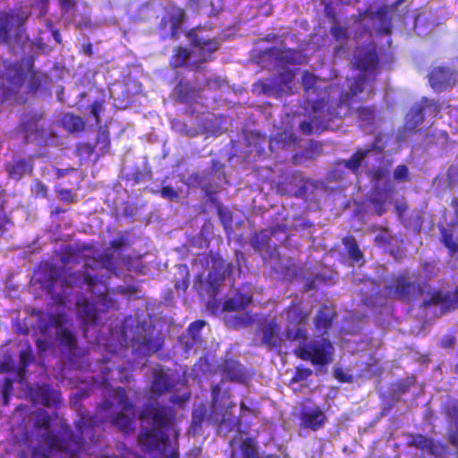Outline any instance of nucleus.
<instances>
[{"label":"nucleus","mask_w":458,"mask_h":458,"mask_svg":"<svg viewBox=\"0 0 458 458\" xmlns=\"http://www.w3.org/2000/svg\"><path fill=\"white\" fill-rule=\"evenodd\" d=\"M235 404L231 401V395L228 391L222 392L218 384L211 387V403L208 420L217 425L220 430L225 428V433L231 431H239L242 425V419L248 416L258 417L260 410L258 404L251 407L244 402L240 403V416H234L233 409Z\"/></svg>","instance_id":"obj_1"},{"label":"nucleus","mask_w":458,"mask_h":458,"mask_svg":"<svg viewBox=\"0 0 458 458\" xmlns=\"http://www.w3.org/2000/svg\"><path fill=\"white\" fill-rule=\"evenodd\" d=\"M394 179L397 182H408L409 178V169L405 165H399L394 171Z\"/></svg>","instance_id":"obj_63"},{"label":"nucleus","mask_w":458,"mask_h":458,"mask_svg":"<svg viewBox=\"0 0 458 458\" xmlns=\"http://www.w3.org/2000/svg\"><path fill=\"white\" fill-rule=\"evenodd\" d=\"M191 46L197 49L199 63L210 62L214 58L215 52L219 48L220 43L216 38L205 39L200 38L195 29L188 31Z\"/></svg>","instance_id":"obj_15"},{"label":"nucleus","mask_w":458,"mask_h":458,"mask_svg":"<svg viewBox=\"0 0 458 458\" xmlns=\"http://www.w3.org/2000/svg\"><path fill=\"white\" fill-rule=\"evenodd\" d=\"M300 420L301 428L318 431L325 426L327 417L319 406L315 405L311 408H302L300 411Z\"/></svg>","instance_id":"obj_17"},{"label":"nucleus","mask_w":458,"mask_h":458,"mask_svg":"<svg viewBox=\"0 0 458 458\" xmlns=\"http://www.w3.org/2000/svg\"><path fill=\"white\" fill-rule=\"evenodd\" d=\"M118 405L122 407L123 411H130L133 409L132 403L129 400L124 387H117L115 389Z\"/></svg>","instance_id":"obj_53"},{"label":"nucleus","mask_w":458,"mask_h":458,"mask_svg":"<svg viewBox=\"0 0 458 458\" xmlns=\"http://www.w3.org/2000/svg\"><path fill=\"white\" fill-rule=\"evenodd\" d=\"M343 244L352 261L359 263L363 260V253L360 250L356 239L352 235L345 236L343 239Z\"/></svg>","instance_id":"obj_35"},{"label":"nucleus","mask_w":458,"mask_h":458,"mask_svg":"<svg viewBox=\"0 0 458 458\" xmlns=\"http://www.w3.org/2000/svg\"><path fill=\"white\" fill-rule=\"evenodd\" d=\"M94 426L93 418L83 414L75 422V428L80 435L77 436L72 431L68 430L59 437L49 432L46 435L45 441L50 449L62 452L60 458H81L84 450L83 435L89 429L93 428Z\"/></svg>","instance_id":"obj_3"},{"label":"nucleus","mask_w":458,"mask_h":458,"mask_svg":"<svg viewBox=\"0 0 458 458\" xmlns=\"http://www.w3.org/2000/svg\"><path fill=\"white\" fill-rule=\"evenodd\" d=\"M262 344L269 349L277 348L280 346L279 338V325L273 319L270 320L262 330Z\"/></svg>","instance_id":"obj_25"},{"label":"nucleus","mask_w":458,"mask_h":458,"mask_svg":"<svg viewBox=\"0 0 458 458\" xmlns=\"http://www.w3.org/2000/svg\"><path fill=\"white\" fill-rule=\"evenodd\" d=\"M286 319L293 326H304L307 324L310 312L307 311L301 301L294 300L285 309Z\"/></svg>","instance_id":"obj_22"},{"label":"nucleus","mask_w":458,"mask_h":458,"mask_svg":"<svg viewBox=\"0 0 458 458\" xmlns=\"http://www.w3.org/2000/svg\"><path fill=\"white\" fill-rule=\"evenodd\" d=\"M140 345L145 348L147 352L152 353L159 352L163 347V344L160 341L151 336L144 337L140 342Z\"/></svg>","instance_id":"obj_55"},{"label":"nucleus","mask_w":458,"mask_h":458,"mask_svg":"<svg viewBox=\"0 0 458 458\" xmlns=\"http://www.w3.org/2000/svg\"><path fill=\"white\" fill-rule=\"evenodd\" d=\"M66 322L65 317L61 313H51L48 315L47 323L41 326L42 331L47 330L49 327H55L56 330L64 329V326Z\"/></svg>","instance_id":"obj_48"},{"label":"nucleus","mask_w":458,"mask_h":458,"mask_svg":"<svg viewBox=\"0 0 458 458\" xmlns=\"http://www.w3.org/2000/svg\"><path fill=\"white\" fill-rule=\"evenodd\" d=\"M233 264L227 263L221 257H214L212 259V270L208 273L207 280H205L202 273H199L194 279V289L200 295H207L215 298L220 292L222 283L225 280L226 276L232 274Z\"/></svg>","instance_id":"obj_4"},{"label":"nucleus","mask_w":458,"mask_h":458,"mask_svg":"<svg viewBox=\"0 0 458 458\" xmlns=\"http://www.w3.org/2000/svg\"><path fill=\"white\" fill-rule=\"evenodd\" d=\"M386 289L394 297L406 302L415 299L422 293L420 285L411 281L407 271L400 272L397 276H393Z\"/></svg>","instance_id":"obj_9"},{"label":"nucleus","mask_w":458,"mask_h":458,"mask_svg":"<svg viewBox=\"0 0 458 458\" xmlns=\"http://www.w3.org/2000/svg\"><path fill=\"white\" fill-rule=\"evenodd\" d=\"M317 183L314 180L303 177V182L297 186V189L291 195L296 198L307 199L308 194L317 188Z\"/></svg>","instance_id":"obj_46"},{"label":"nucleus","mask_w":458,"mask_h":458,"mask_svg":"<svg viewBox=\"0 0 458 458\" xmlns=\"http://www.w3.org/2000/svg\"><path fill=\"white\" fill-rule=\"evenodd\" d=\"M95 124L98 126V133L94 143L89 141L79 142L76 145L75 153L80 159V163L91 161L97 163L99 158L110 152L111 140L107 125H101L100 116H93Z\"/></svg>","instance_id":"obj_5"},{"label":"nucleus","mask_w":458,"mask_h":458,"mask_svg":"<svg viewBox=\"0 0 458 458\" xmlns=\"http://www.w3.org/2000/svg\"><path fill=\"white\" fill-rule=\"evenodd\" d=\"M275 233V230L268 232L261 229L255 232L250 240L251 248L259 254L265 265H269L270 268L278 272V266L281 264V255L278 247L275 243H271V238Z\"/></svg>","instance_id":"obj_8"},{"label":"nucleus","mask_w":458,"mask_h":458,"mask_svg":"<svg viewBox=\"0 0 458 458\" xmlns=\"http://www.w3.org/2000/svg\"><path fill=\"white\" fill-rule=\"evenodd\" d=\"M138 443L146 453H163L169 444V437L165 430L145 428L138 437Z\"/></svg>","instance_id":"obj_12"},{"label":"nucleus","mask_w":458,"mask_h":458,"mask_svg":"<svg viewBox=\"0 0 458 458\" xmlns=\"http://www.w3.org/2000/svg\"><path fill=\"white\" fill-rule=\"evenodd\" d=\"M81 251L79 249L72 245H67L64 248L62 254L60 255V261L64 266L76 265L80 263V257Z\"/></svg>","instance_id":"obj_36"},{"label":"nucleus","mask_w":458,"mask_h":458,"mask_svg":"<svg viewBox=\"0 0 458 458\" xmlns=\"http://www.w3.org/2000/svg\"><path fill=\"white\" fill-rule=\"evenodd\" d=\"M276 140L284 146L295 145L299 141V139L292 131L286 130L277 133Z\"/></svg>","instance_id":"obj_56"},{"label":"nucleus","mask_w":458,"mask_h":458,"mask_svg":"<svg viewBox=\"0 0 458 458\" xmlns=\"http://www.w3.org/2000/svg\"><path fill=\"white\" fill-rule=\"evenodd\" d=\"M353 64L360 73L350 81L349 91L341 96L339 106L350 105L363 92L367 84H371L375 81L377 74L376 71L379 65V56L376 48L369 46L362 47L354 56Z\"/></svg>","instance_id":"obj_2"},{"label":"nucleus","mask_w":458,"mask_h":458,"mask_svg":"<svg viewBox=\"0 0 458 458\" xmlns=\"http://www.w3.org/2000/svg\"><path fill=\"white\" fill-rule=\"evenodd\" d=\"M252 302V296L244 293H237L235 296L227 299L223 303L225 311H240L245 310Z\"/></svg>","instance_id":"obj_27"},{"label":"nucleus","mask_w":458,"mask_h":458,"mask_svg":"<svg viewBox=\"0 0 458 458\" xmlns=\"http://www.w3.org/2000/svg\"><path fill=\"white\" fill-rule=\"evenodd\" d=\"M441 242L447 249L449 256L454 257L458 252V243L453 234L445 229L441 232Z\"/></svg>","instance_id":"obj_50"},{"label":"nucleus","mask_w":458,"mask_h":458,"mask_svg":"<svg viewBox=\"0 0 458 458\" xmlns=\"http://www.w3.org/2000/svg\"><path fill=\"white\" fill-rule=\"evenodd\" d=\"M63 127L71 133H79L85 130L86 121L82 116H62Z\"/></svg>","instance_id":"obj_34"},{"label":"nucleus","mask_w":458,"mask_h":458,"mask_svg":"<svg viewBox=\"0 0 458 458\" xmlns=\"http://www.w3.org/2000/svg\"><path fill=\"white\" fill-rule=\"evenodd\" d=\"M191 55V51L183 47H176L174 50V54L172 55L169 60V65L172 69H177L180 67H183L186 64V62Z\"/></svg>","instance_id":"obj_33"},{"label":"nucleus","mask_w":458,"mask_h":458,"mask_svg":"<svg viewBox=\"0 0 458 458\" xmlns=\"http://www.w3.org/2000/svg\"><path fill=\"white\" fill-rule=\"evenodd\" d=\"M294 80V72L291 70H284L278 74L260 80L256 86L260 88L265 94H279L291 89Z\"/></svg>","instance_id":"obj_14"},{"label":"nucleus","mask_w":458,"mask_h":458,"mask_svg":"<svg viewBox=\"0 0 458 458\" xmlns=\"http://www.w3.org/2000/svg\"><path fill=\"white\" fill-rule=\"evenodd\" d=\"M141 419L149 420L152 428L168 431L174 419V411L158 403H148L141 411Z\"/></svg>","instance_id":"obj_11"},{"label":"nucleus","mask_w":458,"mask_h":458,"mask_svg":"<svg viewBox=\"0 0 458 458\" xmlns=\"http://www.w3.org/2000/svg\"><path fill=\"white\" fill-rule=\"evenodd\" d=\"M151 376L149 391L156 397L172 392L176 386V381L171 369L160 364L152 368Z\"/></svg>","instance_id":"obj_13"},{"label":"nucleus","mask_w":458,"mask_h":458,"mask_svg":"<svg viewBox=\"0 0 458 458\" xmlns=\"http://www.w3.org/2000/svg\"><path fill=\"white\" fill-rule=\"evenodd\" d=\"M77 317L85 326H96L99 321V312L95 302L86 298H81L76 301Z\"/></svg>","instance_id":"obj_19"},{"label":"nucleus","mask_w":458,"mask_h":458,"mask_svg":"<svg viewBox=\"0 0 458 458\" xmlns=\"http://www.w3.org/2000/svg\"><path fill=\"white\" fill-rule=\"evenodd\" d=\"M334 346L328 339L313 340L302 343L293 350L296 357L310 361L315 366H326L333 361Z\"/></svg>","instance_id":"obj_7"},{"label":"nucleus","mask_w":458,"mask_h":458,"mask_svg":"<svg viewBox=\"0 0 458 458\" xmlns=\"http://www.w3.org/2000/svg\"><path fill=\"white\" fill-rule=\"evenodd\" d=\"M242 458H261L258 453V444L255 438L246 437L240 445Z\"/></svg>","instance_id":"obj_43"},{"label":"nucleus","mask_w":458,"mask_h":458,"mask_svg":"<svg viewBox=\"0 0 458 458\" xmlns=\"http://www.w3.org/2000/svg\"><path fill=\"white\" fill-rule=\"evenodd\" d=\"M7 171L11 177L19 179L25 174L31 173L32 167L25 158H21L10 165Z\"/></svg>","instance_id":"obj_38"},{"label":"nucleus","mask_w":458,"mask_h":458,"mask_svg":"<svg viewBox=\"0 0 458 458\" xmlns=\"http://www.w3.org/2000/svg\"><path fill=\"white\" fill-rule=\"evenodd\" d=\"M444 301V292L441 290L431 293L428 300H425L422 303L423 307H428L431 305L443 304Z\"/></svg>","instance_id":"obj_62"},{"label":"nucleus","mask_w":458,"mask_h":458,"mask_svg":"<svg viewBox=\"0 0 458 458\" xmlns=\"http://www.w3.org/2000/svg\"><path fill=\"white\" fill-rule=\"evenodd\" d=\"M169 21H170V31L169 35L172 38H174L184 21L186 14L183 9L176 6H173L169 11L166 12Z\"/></svg>","instance_id":"obj_30"},{"label":"nucleus","mask_w":458,"mask_h":458,"mask_svg":"<svg viewBox=\"0 0 458 458\" xmlns=\"http://www.w3.org/2000/svg\"><path fill=\"white\" fill-rule=\"evenodd\" d=\"M217 216L221 225L225 231L232 229L233 226V214L232 212L223 207L222 204H218L216 208Z\"/></svg>","instance_id":"obj_49"},{"label":"nucleus","mask_w":458,"mask_h":458,"mask_svg":"<svg viewBox=\"0 0 458 458\" xmlns=\"http://www.w3.org/2000/svg\"><path fill=\"white\" fill-rule=\"evenodd\" d=\"M86 259H89L90 263L93 266V269L98 267V263H101L103 267L112 272H114L116 268L114 255L111 252H104L99 259L88 256Z\"/></svg>","instance_id":"obj_42"},{"label":"nucleus","mask_w":458,"mask_h":458,"mask_svg":"<svg viewBox=\"0 0 458 458\" xmlns=\"http://www.w3.org/2000/svg\"><path fill=\"white\" fill-rule=\"evenodd\" d=\"M56 337L60 345L73 351L77 347V340L75 335L69 329H61L56 331Z\"/></svg>","instance_id":"obj_41"},{"label":"nucleus","mask_w":458,"mask_h":458,"mask_svg":"<svg viewBox=\"0 0 458 458\" xmlns=\"http://www.w3.org/2000/svg\"><path fill=\"white\" fill-rule=\"evenodd\" d=\"M390 174V164L384 165L372 166L369 171V176L372 182L378 183L382 179Z\"/></svg>","instance_id":"obj_47"},{"label":"nucleus","mask_w":458,"mask_h":458,"mask_svg":"<svg viewBox=\"0 0 458 458\" xmlns=\"http://www.w3.org/2000/svg\"><path fill=\"white\" fill-rule=\"evenodd\" d=\"M93 269L89 259L84 258V265L81 270L72 271L68 268H63L55 277H59L63 286L80 287L88 285L90 289L97 284L98 276L89 273Z\"/></svg>","instance_id":"obj_10"},{"label":"nucleus","mask_w":458,"mask_h":458,"mask_svg":"<svg viewBox=\"0 0 458 458\" xmlns=\"http://www.w3.org/2000/svg\"><path fill=\"white\" fill-rule=\"evenodd\" d=\"M31 396L35 402L40 403L46 407L55 405L58 403L57 393L47 384L38 386L33 389Z\"/></svg>","instance_id":"obj_24"},{"label":"nucleus","mask_w":458,"mask_h":458,"mask_svg":"<svg viewBox=\"0 0 458 458\" xmlns=\"http://www.w3.org/2000/svg\"><path fill=\"white\" fill-rule=\"evenodd\" d=\"M285 336L289 341H300V344L307 343V331L304 327H299L296 329L288 328Z\"/></svg>","instance_id":"obj_54"},{"label":"nucleus","mask_w":458,"mask_h":458,"mask_svg":"<svg viewBox=\"0 0 458 458\" xmlns=\"http://www.w3.org/2000/svg\"><path fill=\"white\" fill-rule=\"evenodd\" d=\"M106 105V98L104 94L101 93V96L96 98L89 105V114H99V113L104 111V107Z\"/></svg>","instance_id":"obj_57"},{"label":"nucleus","mask_w":458,"mask_h":458,"mask_svg":"<svg viewBox=\"0 0 458 458\" xmlns=\"http://www.w3.org/2000/svg\"><path fill=\"white\" fill-rule=\"evenodd\" d=\"M394 192L395 190L392 184L386 185L384 188L376 187L371 191L369 202L372 205L374 212L377 216H381L386 213V204L387 202V199Z\"/></svg>","instance_id":"obj_20"},{"label":"nucleus","mask_w":458,"mask_h":458,"mask_svg":"<svg viewBox=\"0 0 458 458\" xmlns=\"http://www.w3.org/2000/svg\"><path fill=\"white\" fill-rule=\"evenodd\" d=\"M13 391V380L6 377L2 386L3 405H7Z\"/></svg>","instance_id":"obj_58"},{"label":"nucleus","mask_w":458,"mask_h":458,"mask_svg":"<svg viewBox=\"0 0 458 458\" xmlns=\"http://www.w3.org/2000/svg\"><path fill=\"white\" fill-rule=\"evenodd\" d=\"M303 182L301 172H293L284 175V180L277 184L278 191L283 194H292L295 188Z\"/></svg>","instance_id":"obj_29"},{"label":"nucleus","mask_w":458,"mask_h":458,"mask_svg":"<svg viewBox=\"0 0 458 458\" xmlns=\"http://www.w3.org/2000/svg\"><path fill=\"white\" fill-rule=\"evenodd\" d=\"M171 124L173 129L179 132L191 136L198 134V131L195 129L188 128L185 123L181 124L180 121L176 117L171 120Z\"/></svg>","instance_id":"obj_60"},{"label":"nucleus","mask_w":458,"mask_h":458,"mask_svg":"<svg viewBox=\"0 0 458 458\" xmlns=\"http://www.w3.org/2000/svg\"><path fill=\"white\" fill-rule=\"evenodd\" d=\"M205 325L206 322L200 319L193 321L189 325L186 334L180 337V342L185 351L188 352L198 344L202 343L200 332Z\"/></svg>","instance_id":"obj_21"},{"label":"nucleus","mask_w":458,"mask_h":458,"mask_svg":"<svg viewBox=\"0 0 458 458\" xmlns=\"http://www.w3.org/2000/svg\"><path fill=\"white\" fill-rule=\"evenodd\" d=\"M201 88L182 78L174 87L176 99L182 104H197L201 99Z\"/></svg>","instance_id":"obj_18"},{"label":"nucleus","mask_w":458,"mask_h":458,"mask_svg":"<svg viewBox=\"0 0 458 458\" xmlns=\"http://www.w3.org/2000/svg\"><path fill=\"white\" fill-rule=\"evenodd\" d=\"M220 372L228 380L233 382H243L246 378V372L238 360L228 358L225 359L219 365Z\"/></svg>","instance_id":"obj_23"},{"label":"nucleus","mask_w":458,"mask_h":458,"mask_svg":"<svg viewBox=\"0 0 458 458\" xmlns=\"http://www.w3.org/2000/svg\"><path fill=\"white\" fill-rule=\"evenodd\" d=\"M375 116H359V126L363 128L365 133H372L374 131Z\"/></svg>","instance_id":"obj_64"},{"label":"nucleus","mask_w":458,"mask_h":458,"mask_svg":"<svg viewBox=\"0 0 458 458\" xmlns=\"http://www.w3.org/2000/svg\"><path fill=\"white\" fill-rule=\"evenodd\" d=\"M370 149L358 148L350 157V159L344 161V166L356 174L361 165L362 160L369 155Z\"/></svg>","instance_id":"obj_40"},{"label":"nucleus","mask_w":458,"mask_h":458,"mask_svg":"<svg viewBox=\"0 0 458 458\" xmlns=\"http://www.w3.org/2000/svg\"><path fill=\"white\" fill-rule=\"evenodd\" d=\"M47 82V76L37 71H31L28 81V92L37 95L43 90Z\"/></svg>","instance_id":"obj_32"},{"label":"nucleus","mask_w":458,"mask_h":458,"mask_svg":"<svg viewBox=\"0 0 458 458\" xmlns=\"http://www.w3.org/2000/svg\"><path fill=\"white\" fill-rule=\"evenodd\" d=\"M17 22V18L5 13L0 15V43H7L10 38V33Z\"/></svg>","instance_id":"obj_31"},{"label":"nucleus","mask_w":458,"mask_h":458,"mask_svg":"<svg viewBox=\"0 0 458 458\" xmlns=\"http://www.w3.org/2000/svg\"><path fill=\"white\" fill-rule=\"evenodd\" d=\"M24 72L21 66L10 64L0 75L1 98L14 104H24L27 98L21 94L24 81Z\"/></svg>","instance_id":"obj_6"},{"label":"nucleus","mask_w":458,"mask_h":458,"mask_svg":"<svg viewBox=\"0 0 458 458\" xmlns=\"http://www.w3.org/2000/svg\"><path fill=\"white\" fill-rule=\"evenodd\" d=\"M440 111L441 106L438 102L424 97L411 106L410 114H437Z\"/></svg>","instance_id":"obj_26"},{"label":"nucleus","mask_w":458,"mask_h":458,"mask_svg":"<svg viewBox=\"0 0 458 458\" xmlns=\"http://www.w3.org/2000/svg\"><path fill=\"white\" fill-rule=\"evenodd\" d=\"M312 375V370L310 368L297 367L292 377L293 383H298L307 379Z\"/></svg>","instance_id":"obj_61"},{"label":"nucleus","mask_w":458,"mask_h":458,"mask_svg":"<svg viewBox=\"0 0 458 458\" xmlns=\"http://www.w3.org/2000/svg\"><path fill=\"white\" fill-rule=\"evenodd\" d=\"M441 412L454 424L458 421V399L449 396L446 401L441 404Z\"/></svg>","instance_id":"obj_39"},{"label":"nucleus","mask_w":458,"mask_h":458,"mask_svg":"<svg viewBox=\"0 0 458 458\" xmlns=\"http://www.w3.org/2000/svg\"><path fill=\"white\" fill-rule=\"evenodd\" d=\"M312 119L310 122H302L300 123V129L305 135H310L312 133H321L323 131L327 129L326 125L320 123L321 118H326L327 116H311Z\"/></svg>","instance_id":"obj_37"},{"label":"nucleus","mask_w":458,"mask_h":458,"mask_svg":"<svg viewBox=\"0 0 458 458\" xmlns=\"http://www.w3.org/2000/svg\"><path fill=\"white\" fill-rule=\"evenodd\" d=\"M335 318L334 313H329L328 311L323 310L320 309L315 318V327L318 329H322L324 331H327L333 323Z\"/></svg>","instance_id":"obj_44"},{"label":"nucleus","mask_w":458,"mask_h":458,"mask_svg":"<svg viewBox=\"0 0 458 458\" xmlns=\"http://www.w3.org/2000/svg\"><path fill=\"white\" fill-rule=\"evenodd\" d=\"M456 81V72L447 66H437L428 74V82L436 92H442L453 88Z\"/></svg>","instance_id":"obj_16"},{"label":"nucleus","mask_w":458,"mask_h":458,"mask_svg":"<svg viewBox=\"0 0 458 458\" xmlns=\"http://www.w3.org/2000/svg\"><path fill=\"white\" fill-rule=\"evenodd\" d=\"M35 427L42 429H49L51 425V417L48 412L43 409H39L35 412Z\"/></svg>","instance_id":"obj_52"},{"label":"nucleus","mask_w":458,"mask_h":458,"mask_svg":"<svg viewBox=\"0 0 458 458\" xmlns=\"http://www.w3.org/2000/svg\"><path fill=\"white\" fill-rule=\"evenodd\" d=\"M410 445L431 455H436L438 453V445L434 439L421 434H417L412 437L410 441Z\"/></svg>","instance_id":"obj_28"},{"label":"nucleus","mask_w":458,"mask_h":458,"mask_svg":"<svg viewBox=\"0 0 458 458\" xmlns=\"http://www.w3.org/2000/svg\"><path fill=\"white\" fill-rule=\"evenodd\" d=\"M318 82L316 75L310 72H304L301 76V85L304 91L308 92L310 89H314Z\"/></svg>","instance_id":"obj_59"},{"label":"nucleus","mask_w":458,"mask_h":458,"mask_svg":"<svg viewBox=\"0 0 458 458\" xmlns=\"http://www.w3.org/2000/svg\"><path fill=\"white\" fill-rule=\"evenodd\" d=\"M112 422L123 433L128 434L133 430V420L123 412L117 413L113 417Z\"/></svg>","instance_id":"obj_45"},{"label":"nucleus","mask_w":458,"mask_h":458,"mask_svg":"<svg viewBox=\"0 0 458 458\" xmlns=\"http://www.w3.org/2000/svg\"><path fill=\"white\" fill-rule=\"evenodd\" d=\"M443 305L446 310L458 309V286L454 291L444 292Z\"/></svg>","instance_id":"obj_51"}]
</instances>
